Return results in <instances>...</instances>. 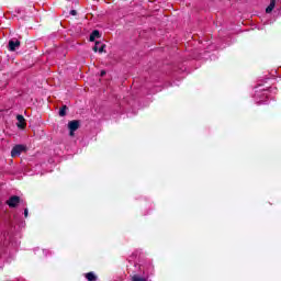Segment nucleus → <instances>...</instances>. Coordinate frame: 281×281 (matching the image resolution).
<instances>
[{"label": "nucleus", "instance_id": "f257e3e1", "mask_svg": "<svg viewBox=\"0 0 281 281\" xmlns=\"http://www.w3.org/2000/svg\"><path fill=\"white\" fill-rule=\"evenodd\" d=\"M27 147L25 145H15L11 150V157H20L21 153H25Z\"/></svg>", "mask_w": 281, "mask_h": 281}, {"label": "nucleus", "instance_id": "f03ea898", "mask_svg": "<svg viewBox=\"0 0 281 281\" xmlns=\"http://www.w3.org/2000/svg\"><path fill=\"white\" fill-rule=\"evenodd\" d=\"M68 128L70 131V136L74 137V133L80 128V121L74 120L68 123Z\"/></svg>", "mask_w": 281, "mask_h": 281}, {"label": "nucleus", "instance_id": "7ed1b4c3", "mask_svg": "<svg viewBox=\"0 0 281 281\" xmlns=\"http://www.w3.org/2000/svg\"><path fill=\"white\" fill-rule=\"evenodd\" d=\"M19 203H21V198L19 195H13L7 201L9 207H19Z\"/></svg>", "mask_w": 281, "mask_h": 281}, {"label": "nucleus", "instance_id": "20e7f679", "mask_svg": "<svg viewBox=\"0 0 281 281\" xmlns=\"http://www.w3.org/2000/svg\"><path fill=\"white\" fill-rule=\"evenodd\" d=\"M21 47V41L12 38L9 41V52H16Z\"/></svg>", "mask_w": 281, "mask_h": 281}, {"label": "nucleus", "instance_id": "39448f33", "mask_svg": "<svg viewBox=\"0 0 281 281\" xmlns=\"http://www.w3.org/2000/svg\"><path fill=\"white\" fill-rule=\"evenodd\" d=\"M105 48H106V44H102L101 42H95L92 49L95 53L99 52V54H103V52H106V50H104Z\"/></svg>", "mask_w": 281, "mask_h": 281}, {"label": "nucleus", "instance_id": "423d86ee", "mask_svg": "<svg viewBox=\"0 0 281 281\" xmlns=\"http://www.w3.org/2000/svg\"><path fill=\"white\" fill-rule=\"evenodd\" d=\"M18 123L16 126L18 128H25L27 126V123H25V117H23V115L19 114L16 116Z\"/></svg>", "mask_w": 281, "mask_h": 281}, {"label": "nucleus", "instance_id": "0eeeda50", "mask_svg": "<svg viewBox=\"0 0 281 281\" xmlns=\"http://www.w3.org/2000/svg\"><path fill=\"white\" fill-rule=\"evenodd\" d=\"M100 36H101L100 31H98V30L92 31V33L90 34V38H89L90 43H93L95 41V38H100Z\"/></svg>", "mask_w": 281, "mask_h": 281}, {"label": "nucleus", "instance_id": "6e6552de", "mask_svg": "<svg viewBox=\"0 0 281 281\" xmlns=\"http://www.w3.org/2000/svg\"><path fill=\"white\" fill-rule=\"evenodd\" d=\"M131 281H148V278L140 277L139 274H134L131 277Z\"/></svg>", "mask_w": 281, "mask_h": 281}, {"label": "nucleus", "instance_id": "1a4fd4ad", "mask_svg": "<svg viewBox=\"0 0 281 281\" xmlns=\"http://www.w3.org/2000/svg\"><path fill=\"white\" fill-rule=\"evenodd\" d=\"M86 279H87L88 281H98V277H97L95 273H93V272H88V273H86Z\"/></svg>", "mask_w": 281, "mask_h": 281}, {"label": "nucleus", "instance_id": "9d476101", "mask_svg": "<svg viewBox=\"0 0 281 281\" xmlns=\"http://www.w3.org/2000/svg\"><path fill=\"white\" fill-rule=\"evenodd\" d=\"M274 8H276V2L271 1L270 4L266 8V13L271 14V12H273Z\"/></svg>", "mask_w": 281, "mask_h": 281}, {"label": "nucleus", "instance_id": "9b49d317", "mask_svg": "<svg viewBox=\"0 0 281 281\" xmlns=\"http://www.w3.org/2000/svg\"><path fill=\"white\" fill-rule=\"evenodd\" d=\"M68 106L67 105H63L60 109H59V117H65V115H67V111H68Z\"/></svg>", "mask_w": 281, "mask_h": 281}, {"label": "nucleus", "instance_id": "f8f14e48", "mask_svg": "<svg viewBox=\"0 0 281 281\" xmlns=\"http://www.w3.org/2000/svg\"><path fill=\"white\" fill-rule=\"evenodd\" d=\"M70 14H71V16H77V15H78V11L71 10V11H70Z\"/></svg>", "mask_w": 281, "mask_h": 281}, {"label": "nucleus", "instance_id": "ddd939ff", "mask_svg": "<svg viewBox=\"0 0 281 281\" xmlns=\"http://www.w3.org/2000/svg\"><path fill=\"white\" fill-rule=\"evenodd\" d=\"M106 76V70H101V77Z\"/></svg>", "mask_w": 281, "mask_h": 281}, {"label": "nucleus", "instance_id": "4468645a", "mask_svg": "<svg viewBox=\"0 0 281 281\" xmlns=\"http://www.w3.org/2000/svg\"><path fill=\"white\" fill-rule=\"evenodd\" d=\"M27 214H29V211H27V209H25V210H24V216H25V218H27Z\"/></svg>", "mask_w": 281, "mask_h": 281}, {"label": "nucleus", "instance_id": "2eb2a0df", "mask_svg": "<svg viewBox=\"0 0 281 281\" xmlns=\"http://www.w3.org/2000/svg\"><path fill=\"white\" fill-rule=\"evenodd\" d=\"M271 1H273L276 3V0H271Z\"/></svg>", "mask_w": 281, "mask_h": 281}]
</instances>
